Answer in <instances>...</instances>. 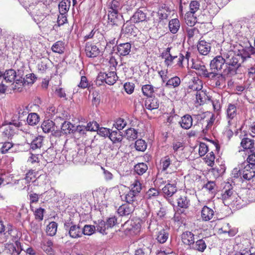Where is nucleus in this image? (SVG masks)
Wrapping results in <instances>:
<instances>
[{"instance_id": "f257e3e1", "label": "nucleus", "mask_w": 255, "mask_h": 255, "mask_svg": "<svg viewBox=\"0 0 255 255\" xmlns=\"http://www.w3.org/2000/svg\"><path fill=\"white\" fill-rule=\"evenodd\" d=\"M180 164V161L173 154L167 155L160 160L161 170L167 172H176Z\"/></svg>"}, {"instance_id": "f03ea898", "label": "nucleus", "mask_w": 255, "mask_h": 255, "mask_svg": "<svg viewBox=\"0 0 255 255\" xmlns=\"http://www.w3.org/2000/svg\"><path fill=\"white\" fill-rule=\"evenodd\" d=\"M117 78L116 72L115 71H110L108 73L101 72L96 78V84L100 86L105 83L109 85H113L116 83Z\"/></svg>"}, {"instance_id": "7ed1b4c3", "label": "nucleus", "mask_w": 255, "mask_h": 255, "mask_svg": "<svg viewBox=\"0 0 255 255\" xmlns=\"http://www.w3.org/2000/svg\"><path fill=\"white\" fill-rule=\"evenodd\" d=\"M170 49L168 48L163 55L166 64H169L170 62H177V64L189 63V58H190V52H186L185 55L182 53H179L178 56H172L169 53Z\"/></svg>"}, {"instance_id": "20e7f679", "label": "nucleus", "mask_w": 255, "mask_h": 255, "mask_svg": "<svg viewBox=\"0 0 255 255\" xmlns=\"http://www.w3.org/2000/svg\"><path fill=\"white\" fill-rule=\"evenodd\" d=\"M199 123L202 125L203 132L206 133L211 129L215 121L214 116L210 112H205L198 116Z\"/></svg>"}, {"instance_id": "39448f33", "label": "nucleus", "mask_w": 255, "mask_h": 255, "mask_svg": "<svg viewBox=\"0 0 255 255\" xmlns=\"http://www.w3.org/2000/svg\"><path fill=\"white\" fill-rule=\"evenodd\" d=\"M211 69L214 68V71H209L205 67V65H192L191 68L195 69L198 71V74L203 75L206 77H210L211 76L213 77L217 74L216 72L218 71V69L221 70L223 66H225L226 69L229 68L228 65H209Z\"/></svg>"}, {"instance_id": "423d86ee", "label": "nucleus", "mask_w": 255, "mask_h": 255, "mask_svg": "<svg viewBox=\"0 0 255 255\" xmlns=\"http://www.w3.org/2000/svg\"><path fill=\"white\" fill-rule=\"evenodd\" d=\"M124 22L123 15L120 12L108 11V23L111 26H120Z\"/></svg>"}, {"instance_id": "0eeeda50", "label": "nucleus", "mask_w": 255, "mask_h": 255, "mask_svg": "<svg viewBox=\"0 0 255 255\" xmlns=\"http://www.w3.org/2000/svg\"><path fill=\"white\" fill-rule=\"evenodd\" d=\"M246 57L242 54H238L233 58L232 63L226 62V60L222 56H217L210 62V64H238L239 62H244Z\"/></svg>"}, {"instance_id": "6e6552de", "label": "nucleus", "mask_w": 255, "mask_h": 255, "mask_svg": "<svg viewBox=\"0 0 255 255\" xmlns=\"http://www.w3.org/2000/svg\"><path fill=\"white\" fill-rule=\"evenodd\" d=\"M245 162L243 163L244 167L239 171H240V174L242 175V177L244 180L249 181L255 176V166H252L247 164L245 165Z\"/></svg>"}, {"instance_id": "1a4fd4ad", "label": "nucleus", "mask_w": 255, "mask_h": 255, "mask_svg": "<svg viewBox=\"0 0 255 255\" xmlns=\"http://www.w3.org/2000/svg\"><path fill=\"white\" fill-rule=\"evenodd\" d=\"M130 227L126 229V231L129 232L130 235H137L139 233L141 229V224L139 219L128 221L125 224Z\"/></svg>"}, {"instance_id": "9d476101", "label": "nucleus", "mask_w": 255, "mask_h": 255, "mask_svg": "<svg viewBox=\"0 0 255 255\" xmlns=\"http://www.w3.org/2000/svg\"><path fill=\"white\" fill-rule=\"evenodd\" d=\"M203 88L202 81L197 77H193L188 83V92H198Z\"/></svg>"}, {"instance_id": "9b49d317", "label": "nucleus", "mask_w": 255, "mask_h": 255, "mask_svg": "<svg viewBox=\"0 0 255 255\" xmlns=\"http://www.w3.org/2000/svg\"><path fill=\"white\" fill-rule=\"evenodd\" d=\"M134 209V204L124 203L119 207L117 212L120 216L128 217L133 212Z\"/></svg>"}, {"instance_id": "f8f14e48", "label": "nucleus", "mask_w": 255, "mask_h": 255, "mask_svg": "<svg viewBox=\"0 0 255 255\" xmlns=\"http://www.w3.org/2000/svg\"><path fill=\"white\" fill-rule=\"evenodd\" d=\"M131 48V44L127 42L120 44L114 48V51L120 56H126L130 52Z\"/></svg>"}, {"instance_id": "ddd939ff", "label": "nucleus", "mask_w": 255, "mask_h": 255, "mask_svg": "<svg viewBox=\"0 0 255 255\" xmlns=\"http://www.w3.org/2000/svg\"><path fill=\"white\" fill-rule=\"evenodd\" d=\"M5 250L11 255H19L22 251L20 243L18 241H15V244H6Z\"/></svg>"}, {"instance_id": "4468645a", "label": "nucleus", "mask_w": 255, "mask_h": 255, "mask_svg": "<svg viewBox=\"0 0 255 255\" xmlns=\"http://www.w3.org/2000/svg\"><path fill=\"white\" fill-rule=\"evenodd\" d=\"M99 48L94 43L88 42L85 46V52L89 57H95L100 53Z\"/></svg>"}, {"instance_id": "2eb2a0df", "label": "nucleus", "mask_w": 255, "mask_h": 255, "mask_svg": "<svg viewBox=\"0 0 255 255\" xmlns=\"http://www.w3.org/2000/svg\"><path fill=\"white\" fill-rule=\"evenodd\" d=\"M195 235L190 231H185L182 233L181 236V239L184 245L191 247L195 241Z\"/></svg>"}, {"instance_id": "dca6fc26", "label": "nucleus", "mask_w": 255, "mask_h": 255, "mask_svg": "<svg viewBox=\"0 0 255 255\" xmlns=\"http://www.w3.org/2000/svg\"><path fill=\"white\" fill-rule=\"evenodd\" d=\"M70 226L69 229L68 234L69 236L73 239H77L82 236V231L80 226L73 224L71 222Z\"/></svg>"}, {"instance_id": "f3484780", "label": "nucleus", "mask_w": 255, "mask_h": 255, "mask_svg": "<svg viewBox=\"0 0 255 255\" xmlns=\"http://www.w3.org/2000/svg\"><path fill=\"white\" fill-rule=\"evenodd\" d=\"M226 115L228 121V124L231 125V121L237 115V105L230 103L226 109Z\"/></svg>"}, {"instance_id": "a211bd4d", "label": "nucleus", "mask_w": 255, "mask_h": 255, "mask_svg": "<svg viewBox=\"0 0 255 255\" xmlns=\"http://www.w3.org/2000/svg\"><path fill=\"white\" fill-rule=\"evenodd\" d=\"M228 187L229 188L228 189H226L225 187L221 194V199L225 205L226 203L229 204L234 198L233 190L231 187V185H229Z\"/></svg>"}, {"instance_id": "6ab92c4d", "label": "nucleus", "mask_w": 255, "mask_h": 255, "mask_svg": "<svg viewBox=\"0 0 255 255\" xmlns=\"http://www.w3.org/2000/svg\"><path fill=\"white\" fill-rule=\"evenodd\" d=\"M146 13L142 10L138 9L130 18V20L133 23H136L144 21L146 20Z\"/></svg>"}, {"instance_id": "aec40b11", "label": "nucleus", "mask_w": 255, "mask_h": 255, "mask_svg": "<svg viewBox=\"0 0 255 255\" xmlns=\"http://www.w3.org/2000/svg\"><path fill=\"white\" fill-rule=\"evenodd\" d=\"M15 127L12 124L2 126L1 128L2 136L4 138H10L14 134Z\"/></svg>"}, {"instance_id": "412c9836", "label": "nucleus", "mask_w": 255, "mask_h": 255, "mask_svg": "<svg viewBox=\"0 0 255 255\" xmlns=\"http://www.w3.org/2000/svg\"><path fill=\"white\" fill-rule=\"evenodd\" d=\"M144 106L147 109L150 111L157 109L159 107L158 100L155 97H148L145 101Z\"/></svg>"}, {"instance_id": "4be33fe9", "label": "nucleus", "mask_w": 255, "mask_h": 255, "mask_svg": "<svg viewBox=\"0 0 255 255\" xmlns=\"http://www.w3.org/2000/svg\"><path fill=\"white\" fill-rule=\"evenodd\" d=\"M6 229V231L4 233V235L7 239L14 241L18 238L17 231L12 225L7 224Z\"/></svg>"}, {"instance_id": "5701e85b", "label": "nucleus", "mask_w": 255, "mask_h": 255, "mask_svg": "<svg viewBox=\"0 0 255 255\" xmlns=\"http://www.w3.org/2000/svg\"><path fill=\"white\" fill-rule=\"evenodd\" d=\"M53 243L51 240H47L42 242L41 248L48 255H54V250L53 249Z\"/></svg>"}, {"instance_id": "b1692460", "label": "nucleus", "mask_w": 255, "mask_h": 255, "mask_svg": "<svg viewBox=\"0 0 255 255\" xmlns=\"http://www.w3.org/2000/svg\"><path fill=\"white\" fill-rule=\"evenodd\" d=\"M214 210L207 206H204L201 211V218L204 221L211 220L214 216Z\"/></svg>"}, {"instance_id": "393cba45", "label": "nucleus", "mask_w": 255, "mask_h": 255, "mask_svg": "<svg viewBox=\"0 0 255 255\" xmlns=\"http://www.w3.org/2000/svg\"><path fill=\"white\" fill-rule=\"evenodd\" d=\"M195 95L196 103L199 106L204 105L209 100V97L207 96L206 91L202 89L196 92Z\"/></svg>"}, {"instance_id": "a878e982", "label": "nucleus", "mask_w": 255, "mask_h": 255, "mask_svg": "<svg viewBox=\"0 0 255 255\" xmlns=\"http://www.w3.org/2000/svg\"><path fill=\"white\" fill-rule=\"evenodd\" d=\"M192 118L188 114H186L181 117V121L179 122V124L181 128L185 129H189L192 126Z\"/></svg>"}, {"instance_id": "bb28decb", "label": "nucleus", "mask_w": 255, "mask_h": 255, "mask_svg": "<svg viewBox=\"0 0 255 255\" xmlns=\"http://www.w3.org/2000/svg\"><path fill=\"white\" fill-rule=\"evenodd\" d=\"M207 248V245L203 239H201L194 241L190 249L203 253Z\"/></svg>"}, {"instance_id": "cd10ccee", "label": "nucleus", "mask_w": 255, "mask_h": 255, "mask_svg": "<svg viewBox=\"0 0 255 255\" xmlns=\"http://www.w3.org/2000/svg\"><path fill=\"white\" fill-rule=\"evenodd\" d=\"M254 145V140L248 137L243 138L241 142V145L243 148L244 151L248 149L249 151H251L252 149H255Z\"/></svg>"}, {"instance_id": "c85d7f7f", "label": "nucleus", "mask_w": 255, "mask_h": 255, "mask_svg": "<svg viewBox=\"0 0 255 255\" xmlns=\"http://www.w3.org/2000/svg\"><path fill=\"white\" fill-rule=\"evenodd\" d=\"M137 195L130 191H128L126 194L121 195L122 201H125L127 204H134L136 201Z\"/></svg>"}, {"instance_id": "c756f323", "label": "nucleus", "mask_w": 255, "mask_h": 255, "mask_svg": "<svg viewBox=\"0 0 255 255\" xmlns=\"http://www.w3.org/2000/svg\"><path fill=\"white\" fill-rule=\"evenodd\" d=\"M177 191L176 185L174 184H167L163 188L162 192L165 196L169 198L173 196Z\"/></svg>"}, {"instance_id": "7c9ffc66", "label": "nucleus", "mask_w": 255, "mask_h": 255, "mask_svg": "<svg viewBox=\"0 0 255 255\" xmlns=\"http://www.w3.org/2000/svg\"><path fill=\"white\" fill-rule=\"evenodd\" d=\"M75 131V127L69 122L65 121L62 125L61 132L64 134L73 133Z\"/></svg>"}, {"instance_id": "2f4dec72", "label": "nucleus", "mask_w": 255, "mask_h": 255, "mask_svg": "<svg viewBox=\"0 0 255 255\" xmlns=\"http://www.w3.org/2000/svg\"><path fill=\"white\" fill-rule=\"evenodd\" d=\"M177 203L178 207L183 209H188L190 206V200L185 195H180L177 199Z\"/></svg>"}, {"instance_id": "473e14b6", "label": "nucleus", "mask_w": 255, "mask_h": 255, "mask_svg": "<svg viewBox=\"0 0 255 255\" xmlns=\"http://www.w3.org/2000/svg\"><path fill=\"white\" fill-rule=\"evenodd\" d=\"M168 237V230L162 229L157 232L156 239L158 242L160 244H163L167 240Z\"/></svg>"}, {"instance_id": "72a5a7b5", "label": "nucleus", "mask_w": 255, "mask_h": 255, "mask_svg": "<svg viewBox=\"0 0 255 255\" xmlns=\"http://www.w3.org/2000/svg\"><path fill=\"white\" fill-rule=\"evenodd\" d=\"M55 123L51 120H47L43 122L41 127L45 133H49L54 130Z\"/></svg>"}, {"instance_id": "f704fd0d", "label": "nucleus", "mask_w": 255, "mask_h": 255, "mask_svg": "<svg viewBox=\"0 0 255 255\" xmlns=\"http://www.w3.org/2000/svg\"><path fill=\"white\" fill-rule=\"evenodd\" d=\"M197 48L199 52L201 54L206 55L210 50V44L205 41L202 40L197 45Z\"/></svg>"}, {"instance_id": "c9c22d12", "label": "nucleus", "mask_w": 255, "mask_h": 255, "mask_svg": "<svg viewBox=\"0 0 255 255\" xmlns=\"http://www.w3.org/2000/svg\"><path fill=\"white\" fill-rule=\"evenodd\" d=\"M47 163L52 162L55 158V151L49 148L41 155Z\"/></svg>"}, {"instance_id": "e433bc0d", "label": "nucleus", "mask_w": 255, "mask_h": 255, "mask_svg": "<svg viewBox=\"0 0 255 255\" xmlns=\"http://www.w3.org/2000/svg\"><path fill=\"white\" fill-rule=\"evenodd\" d=\"M185 21L186 24L189 26H193L197 22L196 14L191 13L187 12L184 17Z\"/></svg>"}, {"instance_id": "4c0bfd02", "label": "nucleus", "mask_w": 255, "mask_h": 255, "mask_svg": "<svg viewBox=\"0 0 255 255\" xmlns=\"http://www.w3.org/2000/svg\"><path fill=\"white\" fill-rule=\"evenodd\" d=\"M109 138L114 143L121 142L123 138L122 132L120 130H112L109 135Z\"/></svg>"}, {"instance_id": "58836bf2", "label": "nucleus", "mask_w": 255, "mask_h": 255, "mask_svg": "<svg viewBox=\"0 0 255 255\" xmlns=\"http://www.w3.org/2000/svg\"><path fill=\"white\" fill-rule=\"evenodd\" d=\"M36 79V77L33 73L26 74L25 77L22 80H21L19 84L20 86L31 85L34 83Z\"/></svg>"}, {"instance_id": "ea45409f", "label": "nucleus", "mask_w": 255, "mask_h": 255, "mask_svg": "<svg viewBox=\"0 0 255 255\" xmlns=\"http://www.w3.org/2000/svg\"><path fill=\"white\" fill-rule=\"evenodd\" d=\"M122 7V4L118 0H113L108 5V11L120 12Z\"/></svg>"}, {"instance_id": "a19ab883", "label": "nucleus", "mask_w": 255, "mask_h": 255, "mask_svg": "<svg viewBox=\"0 0 255 255\" xmlns=\"http://www.w3.org/2000/svg\"><path fill=\"white\" fill-rule=\"evenodd\" d=\"M58 225L55 222H51L47 226L46 233L49 236H54L56 235Z\"/></svg>"}, {"instance_id": "79ce46f5", "label": "nucleus", "mask_w": 255, "mask_h": 255, "mask_svg": "<svg viewBox=\"0 0 255 255\" xmlns=\"http://www.w3.org/2000/svg\"><path fill=\"white\" fill-rule=\"evenodd\" d=\"M159 191L155 188H150L145 194V198L148 200H154L159 195Z\"/></svg>"}, {"instance_id": "37998d69", "label": "nucleus", "mask_w": 255, "mask_h": 255, "mask_svg": "<svg viewBox=\"0 0 255 255\" xmlns=\"http://www.w3.org/2000/svg\"><path fill=\"white\" fill-rule=\"evenodd\" d=\"M40 121V117L39 115L35 113H31L28 114L27 118V123L29 125L35 126Z\"/></svg>"}, {"instance_id": "c03bdc74", "label": "nucleus", "mask_w": 255, "mask_h": 255, "mask_svg": "<svg viewBox=\"0 0 255 255\" xmlns=\"http://www.w3.org/2000/svg\"><path fill=\"white\" fill-rule=\"evenodd\" d=\"M43 137L38 135L35 137L30 143V148L33 150L40 148L43 144Z\"/></svg>"}, {"instance_id": "a18cd8bd", "label": "nucleus", "mask_w": 255, "mask_h": 255, "mask_svg": "<svg viewBox=\"0 0 255 255\" xmlns=\"http://www.w3.org/2000/svg\"><path fill=\"white\" fill-rule=\"evenodd\" d=\"M71 5L70 0H62L59 5V13H67Z\"/></svg>"}, {"instance_id": "49530a36", "label": "nucleus", "mask_w": 255, "mask_h": 255, "mask_svg": "<svg viewBox=\"0 0 255 255\" xmlns=\"http://www.w3.org/2000/svg\"><path fill=\"white\" fill-rule=\"evenodd\" d=\"M168 26L170 31L172 33L175 34L178 31L180 28L179 20L177 18L172 19L169 21Z\"/></svg>"}, {"instance_id": "de8ad7c7", "label": "nucleus", "mask_w": 255, "mask_h": 255, "mask_svg": "<svg viewBox=\"0 0 255 255\" xmlns=\"http://www.w3.org/2000/svg\"><path fill=\"white\" fill-rule=\"evenodd\" d=\"M164 178L166 179L167 184H174L176 185L178 176L176 172H166Z\"/></svg>"}, {"instance_id": "09e8293b", "label": "nucleus", "mask_w": 255, "mask_h": 255, "mask_svg": "<svg viewBox=\"0 0 255 255\" xmlns=\"http://www.w3.org/2000/svg\"><path fill=\"white\" fill-rule=\"evenodd\" d=\"M65 43L63 41H58L52 46L51 49L53 52L59 54L63 53L65 49Z\"/></svg>"}, {"instance_id": "8fccbe9b", "label": "nucleus", "mask_w": 255, "mask_h": 255, "mask_svg": "<svg viewBox=\"0 0 255 255\" xmlns=\"http://www.w3.org/2000/svg\"><path fill=\"white\" fill-rule=\"evenodd\" d=\"M147 169V165L143 162L138 163L134 166V171L139 175L143 174Z\"/></svg>"}, {"instance_id": "3c124183", "label": "nucleus", "mask_w": 255, "mask_h": 255, "mask_svg": "<svg viewBox=\"0 0 255 255\" xmlns=\"http://www.w3.org/2000/svg\"><path fill=\"white\" fill-rule=\"evenodd\" d=\"M215 155L213 151L208 153L203 158L204 162L209 166L213 167L215 164Z\"/></svg>"}, {"instance_id": "603ef678", "label": "nucleus", "mask_w": 255, "mask_h": 255, "mask_svg": "<svg viewBox=\"0 0 255 255\" xmlns=\"http://www.w3.org/2000/svg\"><path fill=\"white\" fill-rule=\"evenodd\" d=\"M134 27L135 26L133 24H131L130 22L128 21H127L126 23L123 25L121 31L123 33L132 35L133 33H134L133 31Z\"/></svg>"}, {"instance_id": "864d4df0", "label": "nucleus", "mask_w": 255, "mask_h": 255, "mask_svg": "<svg viewBox=\"0 0 255 255\" xmlns=\"http://www.w3.org/2000/svg\"><path fill=\"white\" fill-rule=\"evenodd\" d=\"M130 187L131 189L129 190V191L135 194L137 196L142 189L141 183L138 180H135L131 184Z\"/></svg>"}, {"instance_id": "5fc2aeb1", "label": "nucleus", "mask_w": 255, "mask_h": 255, "mask_svg": "<svg viewBox=\"0 0 255 255\" xmlns=\"http://www.w3.org/2000/svg\"><path fill=\"white\" fill-rule=\"evenodd\" d=\"M16 76V72L12 69L6 70L4 73V78L6 82L14 81Z\"/></svg>"}, {"instance_id": "6e6d98bb", "label": "nucleus", "mask_w": 255, "mask_h": 255, "mask_svg": "<svg viewBox=\"0 0 255 255\" xmlns=\"http://www.w3.org/2000/svg\"><path fill=\"white\" fill-rule=\"evenodd\" d=\"M180 83V79L177 76H175L171 78L167 81L166 86L168 87L176 88L179 86Z\"/></svg>"}, {"instance_id": "4d7b16f0", "label": "nucleus", "mask_w": 255, "mask_h": 255, "mask_svg": "<svg viewBox=\"0 0 255 255\" xmlns=\"http://www.w3.org/2000/svg\"><path fill=\"white\" fill-rule=\"evenodd\" d=\"M40 196L36 193H31L29 194V200L30 201V208L31 211H34L33 204L38 203Z\"/></svg>"}, {"instance_id": "13d9d810", "label": "nucleus", "mask_w": 255, "mask_h": 255, "mask_svg": "<svg viewBox=\"0 0 255 255\" xmlns=\"http://www.w3.org/2000/svg\"><path fill=\"white\" fill-rule=\"evenodd\" d=\"M142 92L144 96L152 97L154 93V89L152 85L146 84L142 87Z\"/></svg>"}, {"instance_id": "bf43d9fd", "label": "nucleus", "mask_w": 255, "mask_h": 255, "mask_svg": "<svg viewBox=\"0 0 255 255\" xmlns=\"http://www.w3.org/2000/svg\"><path fill=\"white\" fill-rule=\"evenodd\" d=\"M126 136L128 140H133L137 137V131L133 128H128L126 131Z\"/></svg>"}, {"instance_id": "052dcab7", "label": "nucleus", "mask_w": 255, "mask_h": 255, "mask_svg": "<svg viewBox=\"0 0 255 255\" xmlns=\"http://www.w3.org/2000/svg\"><path fill=\"white\" fill-rule=\"evenodd\" d=\"M96 230V227L94 225H86L82 229V235L90 236L93 234Z\"/></svg>"}, {"instance_id": "680f3d73", "label": "nucleus", "mask_w": 255, "mask_h": 255, "mask_svg": "<svg viewBox=\"0 0 255 255\" xmlns=\"http://www.w3.org/2000/svg\"><path fill=\"white\" fill-rule=\"evenodd\" d=\"M127 124V122L124 119L119 118L115 121L113 126L117 130H120L123 129L126 126Z\"/></svg>"}, {"instance_id": "e2e57ef3", "label": "nucleus", "mask_w": 255, "mask_h": 255, "mask_svg": "<svg viewBox=\"0 0 255 255\" xmlns=\"http://www.w3.org/2000/svg\"><path fill=\"white\" fill-rule=\"evenodd\" d=\"M172 147L174 153L179 151H182L184 148V144L183 141L174 140L172 144Z\"/></svg>"}, {"instance_id": "0e129e2a", "label": "nucleus", "mask_w": 255, "mask_h": 255, "mask_svg": "<svg viewBox=\"0 0 255 255\" xmlns=\"http://www.w3.org/2000/svg\"><path fill=\"white\" fill-rule=\"evenodd\" d=\"M40 161V158L39 154H35L30 153L27 162L32 165H39Z\"/></svg>"}, {"instance_id": "69168bd1", "label": "nucleus", "mask_w": 255, "mask_h": 255, "mask_svg": "<svg viewBox=\"0 0 255 255\" xmlns=\"http://www.w3.org/2000/svg\"><path fill=\"white\" fill-rule=\"evenodd\" d=\"M151 252L150 248L143 246L136 250L134 252V255H150Z\"/></svg>"}, {"instance_id": "338daca9", "label": "nucleus", "mask_w": 255, "mask_h": 255, "mask_svg": "<svg viewBox=\"0 0 255 255\" xmlns=\"http://www.w3.org/2000/svg\"><path fill=\"white\" fill-rule=\"evenodd\" d=\"M135 149L138 151H144L147 147L146 142L142 139H137L135 142Z\"/></svg>"}, {"instance_id": "774afa93", "label": "nucleus", "mask_w": 255, "mask_h": 255, "mask_svg": "<svg viewBox=\"0 0 255 255\" xmlns=\"http://www.w3.org/2000/svg\"><path fill=\"white\" fill-rule=\"evenodd\" d=\"M246 161L247 164L255 166V148L248 152V156Z\"/></svg>"}]
</instances>
